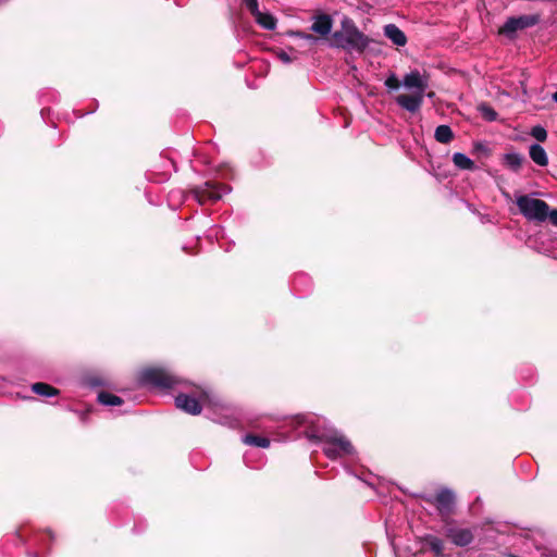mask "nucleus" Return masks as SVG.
Returning <instances> with one entry per match:
<instances>
[{"mask_svg": "<svg viewBox=\"0 0 557 557\" xmlns=\"http://www.w3.org/2000/svg\"><path fill=\"white\" fill-rule=\"evenodd\" d=\"M332 39V47L358 53H362L370 42L369 38L360 32L354 21L348 17L342 21V29L334 32Z\"/></svg>", "mask_w": 557, "mask_h": 557, "instance_id": "nucleus-1", "label": "nucleus"}, {"mask_svg": "<svg viewBox=\"0 0 557 557\" xmlns=\"http://www.w3.org/2000/svg\"><path fill=\"white\" fill-rule=\"evenodd\" d=\"M516 205L520 213L532 222H549L557 226V209H550L548 203L544 200L534 198L529 195H521L516 197Z\"/></svg>", "mask_w": 557, "mask_h": 557, "instance_id": "nucleus-2", "label": "nucleus"}, {"mask_svg": "<svg viewBox=\"0 0 557 557\" xmlns=\"http://www.w3.org/2000/svg\"><path fill=\"white\" fill-rule=\"evenodd\" d=\"M311 441H320L324 444L323 451L330 459H337L355 453L351 443L339 432L333 430L321 434H308Z\"/></svg>", "mask_w": 557, "mask_h": 557, "instance_id": "nucleus-3", "label": "nucleus"}, {"mask_svg": "<svg viewBox=\"0 0 557 557\" xmlns=\"http://www.w3.org/2000/svg\"><path fill=\"white\" fill-rule=\"evenodd\" d=\"M139 382L143 385L156 387L159 389H174L178 385H185L187 382L171 370L165 368H147L139 373Z\"/></svg>", "mask_w": 557, "mask_h": 557, "instance_id": "nucleus-4", "label": "nucleus"}, {"mask_svg": "<svg viewBox=\"0 0 557 557\" xmlns=\"http://www.w3.org/2000/svg\"><path fill=\"white\" fill-rule=\"evenodd\" d=\"M231 191V187L214 181H208L205 184L194 187L190 190L191 197L200 205L220 200L224 195Z\"/></svg>", "mask_w": 557, "mask_h": 557, "instance_id": "nucleus-5", "label": "nucleus"}, {"mask_svg": "<svg viewBox=\"0 0 557 557\" xmlns=\"http://www.w3.org/2000/svg\"><path fill=\"white\" fill-rule=\"evenodd\" d=\"M540 22L539 14H525L520 16L508 17L502 26L499 33L508 38H515L518 30L533 27Z\"/></svg>", "mask_w": 557, "mask_h": 557, "instance_id": "nucleus-6", "label": "nucleus"}, {"mask_svg": "<svg viewBox=\"0 0 557 557\" xmlns=\"http://www.w3.org/2000/svg\"><path fill=\"white\" fill-rule=\"evenodd\" d=\"M401 85L412 92L424 95L429 87V81L420 71L412 70L404 76Z\"/></svg>", "mask_w": 557, "mask_h": 557, "instance_id": "nucleus-7", "label": "nucleus"}, {"mask_svg": "<svg viewBox=\"0 0 557 557\" xmlns=\"http://www.w3.org/2000/svg\"><path fill=\"white\" fill-rule=\"evenodd\" d=\"M434 505L442 516L453 512L455 506V494L449 488H442L435 496Z\"/></svg>", "mask_w": 557, "mask_h": 557, "instance_id": "nucleus-8", "label": "nucleus"}, {"mask_svg": "<svg viewBox=\"0 0 557 557\" xmlns=\"http://www.w3.org/2000/svg\"><path fill=\"white\" fill-rule=\"evenodd\" d=\"M175 405L178 409L193 416L199 414L202 410V405L200 404V400L186 393L177 394V396L175 397Z\"/></svg>", "mask_w": 557, "mask_h": 557, "instance_id": "nucleus-9", "label": "nucleus"}, {"mask_svg": "<svg viewBox=\"0 0 557 557\" xmlns=\"http://www.w3.org/2000/svg\"><path fill=\"white\" fill-rule=\"evenodd\" d=\"M423 98H424L423 94H418V92H412L411 95L401 94L395 98V101L404 110H406L410 113H416L421 109L422 103H423Z\"/></svg>", "mask_w": 557, "mask_h": 557, "instance_id": "nucleus-10", "label": "nucleus"}, {"mask_svg": "<svg viewBox=\"0 0 557 557\" xmlns=\"http://www.w3.org/2000/svg\"><path fill=\"white\" fill-rule=\"evenodd\" d=\"M446 534L455 545L460 547L472 543L474 537L470 529L462 528H448Z\"/></svg>", "mask_w": 557, "mask_h": 557, "instance_id": "nucleus-11", "label": "nucleus"}, {"mask_svg": "<svg viewBox=\"0 0 557 557\" xmlns=\"http://www.w3.org/2000/svg\"><path fill=\"white\" fill-rule=\"evenodd\" d=\"M333 27V21L327 14H320L313 18L311 30L321 35L326 36L331 33Z\"/></svg>", "mask_w": 557, "mask_h": 557, "instance_id": "nucleus-12", "label": "nucleus"}, {"mask_svg": "<svg viewBox=\"0 0 557 557\" xmlns=\"http://www.w3.org/2000/svg\"><path fill=\"white\" fill-rule=\"evenodd\" d=\"M384 36L396 46L403 47L407 44L405 33L395 24H387L384 26Z\"/></svg>", "mask_w": 557, "mask_h": 557, "instance_id": "nucleus-13", "label": "nucleus"}, {"mask_svg": "<svg viewBox=\"0 0 557 557\" xmlns=\"http://www.w3.org/2000/svg\"><path fill=\"white\" fill-rule=\"evenodd\" d=\"M529 156L531 160L540 166H546L548 164V156L540 144H532L529 147Z\"/></svg>", "mask_w": 557, "mask_h": 557, "instance_id": "nucleus-14", "label": "nucleus"}, {"mask_svg": "<svg viewBox=\"0 0 557 557\" xmlns=\"http://www.w3.org/2000/svg\"><path fill=\"white\" fill-rule=\"evenodd\" d=\"M524 162V157L519 152H507L503 156V163L509 170L518 172Z\"/></svg>", "mask_w": 557, "mask_h": 557, "instance_id": "nucleus-15", "label": "nucleus"}, {"mask_svg": "<svg viewBox=\"0 0 557 557\" xmlns=\"http://www.w3.org/2000/svg\"><path fill=\"white\" fill-rule=\"evenodd\" d=\"M252 16L264 29L272 30L276 27V20L270 13H264L259 10L258 13H255Z\"/></svg>", "mask_w": 557, "mask_h": 557, "instance_id": "nucleus-16", "label": "nucleus"}, {"mask_svg": "<svg viewBox=\"0 0 557 557\" xmlns=\"http://www.w3.org/2000/svg\"><path fill=\"white\" fill-rule=\"evenodd\" d=\"M32 391L42 397H53L59 395V389L51 386L50 384L38 382L32 385Z\"/></svg>", "mask_w": 557, "mask_h": 557, "instance_id": "nucleus-17", "label": "nucleus"}, {"mask_svg": "<svg viewBox=\"0 0 557 557\" xmlns=\"http://www.w3.org/2000/svg\"><path fill=\"white\" fill-rule=\"evenodd\" d=\"M453 162L460 170L472 171L475 169L474 162L462 152H455L453 154Z\"/></svg>", "mask_w": 557, "mask_h": 557, "instance_id": "nucleus-18", "label": "nucleus"}, {"mask_svg": "<svg viewBox=\"0 0 557 557\" xmlns=\"http://www.w3.org/2000/svg\"><path fill=\"white\" fill-rule=\"evenodd\" d=\"M434 138L441 144H448L454 138V133L448 125H440L435 128Z\"/></svg>", "mask_w": 557, "mask_h": 557, "instance_id": "nucleus-19", "label": "nucleus"}, {"mask_svg": "<svg viewBox=\"0 0 557 557\" xmlns=\"http://www.w3.org/2000/svg\"><path fill=\"white\" fill-rule=\"evenodd\" d=\"M243 442L246 445L255 446V447H261V448H268L270 446V440L263 436L253 435V434H246L243 437Z\"/></svg>", "mask_w": 557, "mask_h": 557, "instance_id": "nucleus-20", "label": "nucleus"}, {"mask_svg": "<svg viewBox=\"0 0 557 557\" xmlns=\"http://www.w3.org/2000/svg\"><path fill=\"white\" fill-rule=\"evenodd\" d=\"M97 398L103 406H120L123 404V399L121 397L108 392H100Z\"/></svg>", "mask_w": 557, "mask_h": 557, "instance_id": "nucleus-21", "label": "nucleus"}, {"mask_svg": "<svg viewBox=\"0 0 557 557\" xmlns=\"http://www.w3.org/2000/svg\"><path fill=\"white\" fill-rule=\"evenodd\" d=\"M479 111L481 112L482 116L486 120V121H495L497 119V113L496 111L487 106V104H481L479 107Z\"/></svg>", "mask_w": 557, "mask_h": 557, "instance_id": "nucleus-22", "label": "nucleus"}, {"mask_svg": "<svg viewBox=\"0 0 557 557\" xmlns=\"http://www.w3.org/2000/svg\"><path fill=\"white\" fill-rule=\"evenodd\" d=\"M530 134L537 141H545L547 138V132L542 125L533 126Z\"/></svg>", "mask_w": 557, "mask_h": 557, "instance_id": "nucleus-23", "label": "nucleus"}, {"mask_svg": "<svg viewBox=\"0 0 557 557\" xmlns=\"http://www.w3.org/2000/svg\"><path fill=\"white\" fill-rule=\"evenodd\" d=\"M213 420L220 424L227 425L230 428H235L238 424L237 419H235L233 417V414H228V413L221 416L219 418H214Z\"/></svg>", "mask_w": 557, "mask_h": 557, "instance_id": "nucleus-24", "label": "nucleus"}, {"mask_svg": "<svg viewBox=\"0 0 557 557\" xmlns=\"http://www.w3.org/2000/svg\"><path fill=\"white\" fill-rule=\"evenodd\" d=\"M388 90H397L400 87V83L395 73H391L384 83Z\"/></svg>", "mask_w": 557, "mask_h": 557, "instance_id": "nucleus-25", "label": "nucleus"}, {"mask_svg": "<svg viewBox=\"0 0 557 557\" xmlns=\"http://www.w3.org/2000/svg\"><path fill=\"white\" fill-rule=\"evenodd\" d=\"M431 549L435 553L436 556H441L443 554L444 544L438 539H432L430 542Z\"/></svg>", "mask_w": 557, "mask_h": 557, "instance_id": "nucleus-26", "label": "nucleus"}, {"mask_svg": "<svg viewBox=\"0 0 557 557\" xmlns=\"http://www.w3.org/2000/svg\"><path fill=\"white\" fill-rule=\"evenodd\" d=\"M242 1L245 4V7L249 10L251 15H253L255 13H258V11H259L258 0H242Z\"/></svg>", "mask_w": 557, "mask_h": 557, "instance_id": "nucleus-27", "label": "nucleus"}, {"mask_svg": "<svg viewBox=\"0 0 557 557\" xmlns=\"http://www.w3.org/2000/svg\"><path fill=\"white\" fill-rule=\"evenodd\" d=\"M541 557H557V549L553 547H543L541 549Z\"/></svg>", "mask_w": 557, "mask_h": 557, "instance_id": "nucleus-28", "label": "nucleus"}, {"mask_svg": "<svg viewBox=\"0 0 557 557\" xmlns=\"http://www.w3.org/2000/svg\"><path fill=\"white\" fill-rule=\"evenodd\" d=\"M277 58L284 64H289L293 61L290 55L286 51H284V50H281V51L277 52Z\"/></svg>", "mask_w": 557, "mask_h": 557, "instance_id": "nucleus-29", "label": "nucleus"}, {"mask_svg": "<svg viewBox=\"0 0 557 557\" xmlns=\"http://www.w3.org/2000/svg\"><path fill=\"white\" fill-rule=\"evenodd\" d=\"M295 35H296L297 37H300V38H302V39H305V40H308V41H310V42H312V44H314V42L318 40V39H317L313 35H311V34H305V33H301V32H297V33H295Z\"/></svg>", "mask_w": 557, "mask_h": 557, "instance_id": "nucleus-30", "label": "nucleus"}, {"mask_svg": "<svg viewBox=\"0 0 557 557\" xmlns=\"http://www.w3.org/2000/svg\"><path fill=\"white\" fill-rule=\"evenodd\" d=\"M169 166L173 168V169H174V171H176V168H175V163H174V161H173V160H171V159H169V160L166 161V165H164V166H163V169H164V174H168V173H169V170H168V168H169Z\"/></svg>", "mask_w": 557, "mask_h": 557, "instance_id": "nucleus-31", "label": "nucleus"}, {"mask_svg": "<svg viewBox=\"0 0 557 557\" xmlns=\"http://www.w3.org/2000/svg\"><path fill=\"white\" fill-rule=\"evenodd\" d=\"M46 533L48 534V536L52 540L53 539V533L51 530H47Z\"/></svg>", "mask_w": 557, "mask_h": 557, "instance_id": "nucleus-32", "label": "nucleus"}, {"mask_svg": "<svg viewBox=\"0 0 557 557\" xmlns=\"http://www.w3.org/2000/svg\"><path fill=\"white\" fill-rule=\"evenodd\" d=\"M553 100L557 103V91L553 95Z\"/></svg>", "mask_w": 557, "mask_h": 557, "instance_id": "nucleus-33", "label": "nucleus"}, {"mask_svg": "<svg viewBox=\"0 0 557 557\" xmlns=\"http://www.w3.org/2000/svg\"><path fill=\"white\" fill-rule=\"evenodd\" d=\"M32 557H38L37 554H33Z\"/></svg>", "mask_w": 557, "mask_h": 557, "instance_id": "nucleus-34", "label": "nucleus"}]
</instances>
